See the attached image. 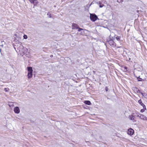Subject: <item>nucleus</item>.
<instances>
[{
	"label": "nucleus",
	"mask_w": 147,
	"mask_h": 147,
	"mask_svg": "<svg viewBox=\"0 0 147 147\" xmlns=\"http://www.w3.org/2000/svg\"><path fill=\"white\" fill-rule=\"evenodd\" d=\"M136 114L137 115V117H139L143 121H147V117L145 115L139 113L138 112H136Z\"/></svg>",
	"instance_id": "nucleus-1"
},
{
	"label": "nucleus",
	"mask_w": 147,
	"mask_h": 147,
	"mask_svg": "<svg viewBox=\"0 0 147 147\" xmlns=\"http://www.w3.org/2000/svg\"><path fill=\"white\" fill-rule=\"evenodd\" d=\"M90 19L93 22H95L98 18L97 16L95 14L90 13Z\"/></svg>",
	"instance_id": "nucleus-2"
},
{
	"label": "nucleus",
	"mask_w": 147,
	"mask_h": 147,
	"mask_svg": "<svg viewBox=\"0 0 147 147\" xmlns=\"http://www.w3.org/2000/svg\"><path fill=\"white\" fill-rule=\"evenodd\" d=\"M127 133L128 135L132 136L134 133V131L132 128H130L128 129Z\"/></svg>",
	"instance_id": "nucleus-3"
},
{
	"label": "nucleus",
	"mask_w": 147,
	"mask_h": 147,
	"mask_svg": "<svg viewBox=\"0 0 147 147\" xmlns=\"http://www.w3.org/2000/svg\"><path fill=\"white\" fill-rule=\"evenodd\" d=\"M134 113H132V114L129 116V119L130 120H132L133 121H135V116H134Z\"/></svg>",
	"instance_id": "nucleus-4"
},
{
	"label": "nucleus",
	"mask_w": 147,
	"mask_h": 147,
	"mask_svg": "<svg viewBox=\"0 0 147 147\" xmlns=\"http://www.w3.org/2000/svg\"><path fill=\"white\" fill-rule=\"evenodd\" d=\"M14 111L16 113L18 114L20 113V110L19 107H16L14 108Z\"/></svg>",
	"instance_id": "nucleus-5"
},
{
	"label": "nucleus",
	"mask_w": 147,
	"mask_h": 147,
	"mask_svg": "<svg viewBox=\"0 0 147 147\" xmlns=\"http://www.w3.org/2000/svg\"><path fill=\"white\" fill-rule=\"evenodd\" d=\"M27 69L28 71V74H32L33 70L32 67H28Z\"/></svg>",
	"instance_id": "nucleus-6"
},
{
	"label": "nucleus",
	"mask_w": 147,
	"mask_h": 147,
	"mask_svg": "<svg viewBox=\"0 0 147 147\" xmlns=\"http://www.w3.org/2000/svg\"><path fill=\"white\" fill-rule=\"evenodd\" d=\"M121 69L125 72H126L127 71V68L125 66H122Z\"/></svg>",
	"instance_id": "nucleus-7"
},
{
	"label": "nucleus",
	"mask_w": 147,
	"mask_h": 147,
	"mask_svg": "<svg viewBox=\"0 0 147 147\" xmlns=\"http://www.w3.org/2000/svg\"><path fill=\"white\" fill-rule=\"evenodd\" d=\"M72 28L74 29L79 28V26L78 25L75 23H73L72 25Z\"/></svg>",
	"instance_id": "nucleus-8"
},
{
	"label": "nucleus",
	"mask_w": 147,
	"mask_h": 147,
	"mask_svg": "<svg viewBox=\"0 0 147 147\" xmlns=\"http://www.w3.org/2000/svg\"><path fill=\"white\" fill-rule=\"evenodd\" d=\"M84 103L88 105H91V103L90 101L89 100H85L84 102Z\"/></svg>",
	"instance_id": "nucleus-9"
},
{
	"label": "nucleus",
	"mask_w": 147,
	"mask_h": 147,
	"mask_svg": "<svg viewBox=\"0 0 147 147\" xmlns=\"http://www.w3.org/2000/svg\"><path fill=\"white\" fill-rule=\"evenodd\" d=\"M138 103L142 107L144 106L145 107V105L142 102L141 100H139L138 101Z\"/></svg>",
	"instance_id": "nucleus-10"
},
{
	"label": "nucleus",
	"mask_w": 147,
	"mask_h": 147,
	"mask_svg": "<svg viewBox=\"0 0 147 147\" xmlns=\"http://www.w3.org/2000/svg\"><path fill=\"white\" fill-rule=\"evenodd\" d=\"M38 3V2L37 0H34V2L32 3L34 5H36Z\"/></svg>",
	"instance_id": "nucleus-11"
},
{
	"label": "nucleus",
	"mask_w": 147,
	"mask_h": 147,
	"mask_svg": "<svg viewBox=\"0 0 147 147\" xmlns=\"http://www.w3.org/2000/svg\"><path fill=\"white\" fill-rule=\"evenodd\" d=\"M143 109H141L140 110V112L142 113L144 112L145 110H146V108L145 106V107H144V106H143Z\"/></svg>",
	"instance_id": "nucleus-12"
},
{
	"label": "nucleus",
	"mask_w": 147,
	"mask_h": 147,
	"mask_svg": "<svg viewBox=\"0 0 147 147\" xmlns=\"http://www.w3.org/2000/svg\"><path fill=\"white\" fill-rule=\"evenodd\" d=\"M27 76L28 78H30L32 77V74H28Z\"/></svg>",
	"instance_id": "nucleus-13"
},
{
	"label": "nucleus",
	"mask_w": 147,
	"mask_h": 147,
	"mask_svg": "<svg viewBox=\"0 0 147 147\" xmlns=\"http://www.w3.org/2000/svg\"><path fill=\"white\" fill-rule=\"evenodd\" d=\"M137 79L138 81H144L143 79H142L141 78H140V76L138 77L137 78Z\"/></svg>",
	"instance_id": "nucleus-14"
},
{
	"label": "nucleus",
	"mask_w": 147,
	"mask_h": 147,
	"mask_svg": "<svg viewBox=\"0 0 147 147\" xmlns=\"http://www.w3.org/2000/svg\"><path fill=\"white\" fill-rule=\"evenodd\" d=\"M116 40H119L120 39V37L119 36H117L115 37Z\"/></svg>",
	"instance_id": "nucleus-15"
},
{
	"label": "nucleus",
	"mask_w": 147,
	"mask_h": 147,
	"mask_svg": "<svg viewBox=\"0 0 147 147\" xmlns=\"http://www.w3.org/2000/svg\"><path fill=\"white\" fill-rule=\"evenodd\" d=\"M47 15L49 18H51V14L49 13H47Z\"/></svg>",
	"instance_id": "nucleus-16"
},
{
	"label": "nucleus",
	"mask_w": 147,
	"mask_h": 147,
	"mask_svg": "<svg viewBox=\"0 0 147 147\" xmlns=\"http://www.w3.org/2000/svg\"><path fill=\"white\" fill-rule=\"evenodd\" d=\"M24 38L25 39H27L28 38V37L26 35H24Z\"/></svg>",
	"instance_id": "nucleus-17"
},
{
	"label": "nucleus",
	"mask_w": 147,
	"mask_h": 147,
	"mask_svg": "<svg viewBox=\"0 0 147 147\" xmlns=\"http://www.w3.org/2000/svg\"><path fill=\"white\" fill-rule=\"evenodd\" d=\"M13 105V102H10L9 104V106L10 107H11V105L12 106V105Z\"/></svg>",
	"instance_id": "nucleus-18"
},
{
	"label": "nucleus",
	"mask_w": 147,
	"mask_h": 147,
	"mask_svg": "<svg viewBox=\"0 0 147 147\" xmlns=\"http://www.w3.org/2000/svg\"><path fill=\"white\" fill-rule=\"evenodd\" d=\"M78 31L79 32H80L81 30H83V29H82V28H80L79 27V28H78Z\"/></svg>",
	"instance_id": "nucleus-19"
},
{
	"label": "nucleus",
	"mask_w": 147,
	"mask_h": 147,
	"mask_svg": "<svg viewBox=\"0 0 147 147\" xmlns=\"http://www.w3.org/2000/svg\"><path fill=\"white\" fill-rule=\"evenodd\" d=\"M117 2L120 3L123 2V0H117Z\"/></svg>",
	"instance_id": "nucleus-20"
},
{
	"label": "nucleus",
	"mask_w": 147,
	"mask_h": 147,
	"mask_svg": "<svg viewBox=\"0 0 147 147\" xmlns=\"http://www.w3.org/2000/svg\"><path fill=\"white\" fill-rule=\"evenodd\" d=\"M104 5L103 4L101 5L100 4V3L99 7H102Z\"/></svg>",
	"instance_id": "nucleus-21"
},
{
	"label": "nucleus",
	"mask_w": 147,
	"mask_h": 147,
	"mask_svg": "<svg viewBox=\"0 0 147 147\" xmlns=\"http://www.w3.org/2000/svg\"><path fill=\"white\" fill-rule=\"evenodd\" d=\"M30 2L31 3H32L34 2V0H29Z\"/></svg>",
	"instance_id": "nucleus-22"
},
{
	"label": "nucleus",
	"mask_w": 147,
	"mask_h": 147,
	"mask_svg": "<svg viewBox=\"0 0 147 147\" xmlns=\"http://www.w3.org/2000/svg\"><path fill=\"white\" fill-rule=\"evenodd\" d=\"M105 89L106 91H107L108 90V88L107 87H106L105 88Z\"/></svg>",
	"instance_id": "nucleus-23"
},
{
	"label": "nucleus",
	"mask_w": 147,
	"mask_h": 147,
	"mask_svg": "<svg viewBox=\"0 0 147 147\" xmlns=\"http://www.w3.org/2000/svg\"><path fill=\"white\" fill-rule=\"evenodd\" d=\"M112 46L113 47H114V46H115V43H114V44H112V45H111V46Z\"/></svg>",
	"instance_id": "nucleus-24"
},
{
	"label": "nucleus",
	"mask_w": 147,
	"mask_h": 147,
	"mask_svg": "<svg viewBox=\"0 0 147 147\" xmlns=\"http://www.w3.org/2000/svg\"><path fill=\"white\" fill-rule=\"evenodd\" d=\"M5 91L6 92H7L8 91L7 90V88H5Z\"/></svg>",
	"instance_id": "nucleus-25"
},
{
	"label": "nucleus",
	"mask_w": 147,
	"mask_h": 147,
	"mask_svg": "<svg viewBox=\"0 0 147 147\" xmlns=\"http://www.w3.org/2000/svg\"><path fill=\"white\" fill-rule=\"evenodd\" d=\"M50 57H53V55H51V56H50Z\"/></svg>",
	"instance_id": "nucleus-26"
},
{
	"label": "nucleus",
	"mask_w": 147,
	"mask_h": 147,
	"mask_svg": "<svg viewBox=\"0 0 147 147\" xmlns=\"http://www.w3.org/2000/svg\"><path fill=\"white\" fill-rule=\"evenodd\" d=\"M2 43H4V41H3L1 42Z\"/></svg>",
	"instance_id": "nucleus-27"
},
{
	"label": "nucleus",
	"mask_w": 147,
	"mask_h": 147,
	"mask_svg": "<svg viewBox=\"0 0 147 147\" xmlns=\"http://www.w3.org/2000/svg\"><path fill=\"white\" fill-rule=\"evenodd\" d=\"M19 44H20V45H21V43H19Z\"/></svg>",
	"instance_id": "nucleus-28"
},
{
	"label": "nucleus",
	"mask_w": 147,
	"mask_h": 147,
	"mask_svg": "<svg viewBox=\"0 0 147 147\" xmlns=\"http://www.w3.org/2000/svg\"><path fill=\"white\" fill-rule=\"evenodd\" d=\"M107 41L109 42V41Z\"/></svg>",
	"instance_id": "nucleus-29"
},
{
	"label": "nucleus",
	"mask_w": 147,
	"mask_h": 147,
	"mask_svg": "<svg viewBox=\"0 0 147 147\" xmlns=\"http://www.w3.org/2000/svg\"><path fill=\"white\" fill-rule=\"evenodd\" d=\"M109 40H110V38H109Z\"/></svg>",
	"instance_id": "nucleus-30"
},
{
	"label": "nucleus",
	"mask_w": 147,
	"mask_h": 147,
	"mask_svg": "<svg viewBox=\"0 0 147 147\" xmlns=\"http://www.w3.org/2000/svg\"><path fill=\"white\" fill-rule=\"evenodd\" d=\"M112 38H113V39L114 40V38L113 37H112Z\"/></svg>",
	"instance_id": "nucleus-31"
},
{
	"label": "nucleus",
	"mask_w": 147,
	"mask_h": 147,
	"mask_svg": "<svg viewBox=\"0 0 147 147\" xmlns=\"http://www.w3.org/2000/svg\"><path fill=\"white\" fill-rule=\"evenodd\" d=\"M91 5V4L89 5V6H90Z\"/></svg>",
	"instance_id": "nucleus-32"
}]
</instances>
